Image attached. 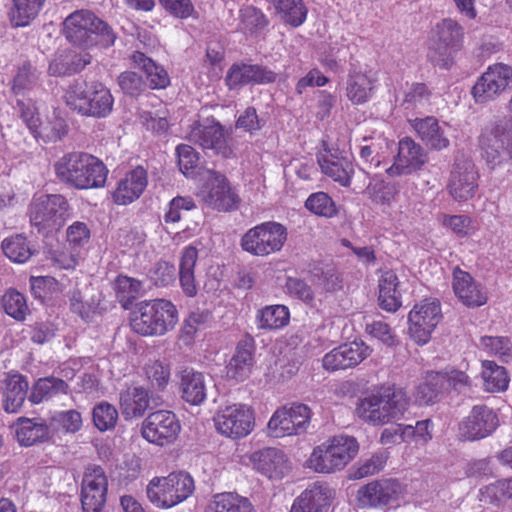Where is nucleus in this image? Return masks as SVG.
Returning <instances> with one entry per match:
<instances>
[{"instance_id": "1", "label": "nucleus", "mask_w": 512, "mask_h": 512, "mask_svg": "<svg viewBox=\"0 0 512 512\" xmlns=\"http://www.w3.org/2000/svg\"><path fill=\"white\" fill-rule=\"evenodd\" d=\"M408 406L406 392L386 387L360 398L355 414L364 422L378 426L402 419Z\"/></svg>"}, {"instance_id": "2", "label": "nucleus", "mask_w": 512, "mask_h": 512, "mask_svg": "<svg viewBox=\"0 0 512 512\" xmlns=\"http://www.w3.org/2000/svg\"><path fill=\"white\" fill-rule=\"evenodd\" d=\"M63 34L71 44L82 48H108L116 40L112 27L87 9L76 10L65 18Z\"/></svg>"}, {"instance_id": "3", "label": "nucleus", "mask_w": 512, "mask_h": 512, "mask_svg": "<svg viewBox=\"0 0 512 512\" xmlns=\"http://www.w3.org/2000/svg\"><path fill=\"white\" fill-rule=\"evenodd\" d=\"M57 177L76 189L103 187L108 170L98 158L83 152L64 155L54 165Z\"/></svg>"}, {"instance_id": "4", "label": "nucleus", "mask_w": 512, "mask_h": 512, "mask_svg": "<svg viewBox=\"0 0 512 512\" xmlns=\"http://www.w3.org/2000/svg\"><path fill=\"white\" fill-rule=\"evenodd\" d=\"M178 322L176 306L165 299L142 301L131 318L132 329L142 336H162Z\"/></svg>"}, {"instance_id": "5", "label": "nucleus", "mask_w": 512, "mask_h": 512, "mask_svg": "<svg viewBox=\"0 0 512 512\" xmlns=\"http://www.w3.org/2000/svg\"><path fill=\"white\" fill-rule=\"evenodd\" d=\"M65 102L82 116L104 118L113 108L114 98L99 82L76 81L65 92Z\"/></svg>"}, {"instance_id": "6", "label": "nucleus", "mask_w": 512, "mask_h": 512, "mask_svg": "<svg viewBox=\"0 0 512 512\" xmlns=\"http://www.w3.org/2000/svg\"><path fill=\"white\" fill-rule=\"evenodd\" d=\"M359 445L352 436L338 435L315 447L307 460L308 467L317 473L342 470L358 453Z\"/></svg>"}, {"instance_id": "7", "label": "nucleus", "mask_w": 512, "mask_h": 512, "mask_svg": "<svg viewBox=\"0 0 512 512\" xmlns=\"http://www.w3.org/2000/svg\"><path fill=\"white\" fill-rule=\"evenodd\" d=\"M194 480L185 472L154 477L146 487L149 501L158 508H171L186 500L194 491Z\"/></svg>"}, {"instance_id": "8", "label": "nucleus", "mask_w": 512, "mask_h": 512, "mask_svg": "<svg viewBox=\"0 0 512 512\" xmlns=\"http://www.w3.org/2000/svg\"><path fill=\"white\" fill-rule=\"evenodd\" d=\"M479 146L492 169L508 163L512 159V122L501 118L489 123L481 132Z\"/></svg>"}, {"instance_id": "9", "label": "nucleus", "mask_w": 512, "mask_h": 512, "mask_svg": "<svg viewBox=\"0 0 512 512\" xmlns=\"http://www.w3.org/2000/svg\"><path fill=\"white\" fill-rule=\"evenodd\" d=\"M463 27L454 19L445 18L438 22L430 38L429 57L436 65L448 69L454 54L462 47Z\"/></svg>"}, {"instance_id": "10", "label": "nucleus", "mask_w": 512, "mask_h": 512, "mask_svg": "<svg viewBox=\"0 0 512 512\" xmlns=\"http://www.w3.org/2000/svg\"><path fill=\"white\" fill-rule=\"evenodd\" d=\"M69 216V204L59 194L42 195L30 206V222L38 232L59 230Z\"/></svg>"}, {"instance_id": "11", "label": "nucleus", "mask_w": 512, "mask_h": 512, "mask_svg": "<svg viewBox=\"0 0 512 512\" xmlns=\"http://www.w3.org/2000/svg\"><path fill=\"white\" fill-rule=\"evenodd\" d=\"M286 239V228L270 221L249 229L241 239V247L252 255L267 256L280 251Z\"/></svg>"}, {"instance_id": "12", "label": "nucleus", "mask_w": 512, "mask_h": 512, "mask_svg": "<svg viewBox=\"0 0 512 512\" xmlns=\"http://www.w3.org/2000/svg\"><path fill=\"white\" fill-rule=\"evenodd\" d=\"M188 139L190 142L199 145L203 150H212L214 154L223 158L234 156L230 134L215 120L207 119L203 123L195 124L188 134Z\"/></svg>"}, {"instance_id": "13", "label": "nucleus", "mask_w": 512, "mask_h": 512, "mask_svg": "<svg viewBox=\"0 0 512 512\" xmlns=\"http://www.w3.org/2000/svg\"><path fill=\"white\" fill-rule=\"evenodd\" d=\"M512 86V67L503 63L490 65L472 87L476 103H488L495 100Z\"/></svg>"}, {"instance_id": "14", "label": "nucleus", "mask_w": 512, "mask_h": 512, "mask_svg": "<svg viewBox=\"0 0 512 512\" xmlns=\"http://www.w3.org/2000/svg\"><path fill=\"white\" fill-rule=\"evenodd\" d=\"M202 178L205 182L200 188L199 196L208 207L219 211L235 208L237 196L231 190L225 175L208 169L203 172Z\"/></svg>"}, {"instance_id": "15", "label": "nucleus", "mask_w": 512, "mask_h": 512, "mask_svg": "<svg viewBox=\"0 0 512 512\" xmlns=\"http://www.w3.org/2000/svg\"><path fill=\"white\" fill-rule=\"evenodd\" d=\"M181 430L177 416L167 410L150 413L142 423V436L150 443L166 446L173 443Z\"/></svg>"}, {"instance_id": "16", "label": "nucleus", "mask_w": 512, "mask_h": 512, "mask_svg": "<svg viewBox=\"0 0 512 512\" xmlns=\"http://www.w3.org/2000/svg\"><path fill=\"white\" fill-rule=\"evenodd\" d=\"M442 318L440 304L436 300H424L416 304L408 315L409 333L418 344H426Z\"/></svg>"}, {"instance_id": "17", "label": "nucleus", "mask_w": 512, "mask_h": 512, "mask_svg": "<svg viewBox=\"0 0 512 512\" xmlns=\"http://www.w3.org/2000/svg\"><path fill=\"white\" fill-rule=\"evenodd\" d=\"M478 179L474 162L464 156L457 157L450 173L448 192L456 201H467L476 194Z\"/></svg>"}, {"instance_id": "18", "label": "nucleus", "mask_w": 512, "mask_h": 512, "mask_svg": "<svg viewBox=\"0 0 512 512\" xmlns=\"http://www.w3.org/2000/svg\"><path fill=\"white\" fill-rule=\"evenodd\" d=\"M219 433L229 438H242L253 429V413L245 405L234 404L220 410L214 418Z\"/></svg>"}, {"instance_id": "19", "label": "nucleus", "mask_w": 512, "mask_h": 512, "mask_svg": "<svg viewBox=\"0 0 512 512\" xmlns=\"http://www.w3.org/2000/svg\"><path fill=\"white\" fill-rule=\"evenodd\" d=\"M108 481L102 467L89 465L82 479L81 504L83 512H101L106 502Z\"/></svg>"}, {"instance_id": "20", "label": "nucleus", "mask_w": 512, "mask_h": 512, "mask_svg": "<svg viewBox=\"0 0 512 512\" xmlns=\"http://www.w3.org/2000/svg\"><path fill=\"white\" fill-rule=\"evenodd\" d=\"M499 425L498 417L486 405H476L460 423V435L466 440L475 441L491 435Z\"/></svg>"}, {"instance_id": "21", "label": "nucleus", "mask_w": 512, "mask_h": 512, "mask_svg": "<svg viewBox=\"0 0 512 512\" xmlns=\"http://www.w3.org/2000/svg\"><path fill=\"white\" fill-rule=\"evenodd\" d=\"M427 162L425 149L412 138L405 137L399 141L394 163L386 171L391 176L408 175L420 170Z\"/></svg>"}, {"instance_id": "22", "label": "nucleus", "mask_w": 512, "mask_h": 512, "mask_svg": "<svg viewBox=\"0 0 512 512\" xmlns=\"http://www.w3.org/2000/svg\"><path fill=\"white\" fill-rule=\"evenodd\" d=\"M401 494L400 483L391 478L374 480L358 490L360 506L382 508L396 501Z\"/></svg>"}, {"instance_id": "23", "label": "nucleus", "mask_w": 512, "mask_h": 512, "mask_svg": "<svg viewBox=\"0 0 512 512\" xmlns=\"http://www.w3.org/2000/svg\"><path fill=\"white\" fill-rule=\"evenodd\" d=\"M162 399L142 386H130L120 392V409L128 418L141 417L147 409L159 406Z\"/></svg>"}, {"instance_id": "24", "label": "nucleus", "mask_w": 512, "mask_h": 512, "mask_svg": "<svg viewBox=\"0 0 512 512\" xmlns=\"http://www.w3.org/2000/svg\"><path fill=\"white\" fill-rule=\"evenodd\" d=\"M368 354L369 349L363 342L354 341L327 353L322 359V365L328 371L347 369L361 363Z\"/></svg>"}, {"instance_id": "25", "label": "nucleus", "mask_w": 512, "mask_h": 512, "mask_svg": "<svg viewBox=\"0 0 512 512\" xmlns=\"http://www.w3.org/2000/svg\"><path fill=\"white\" fill-rule=\"evenodd\" d=\"M333 491L326 483L309 485L293 502L290 512H327Z\"/></svg>"}, {"instance_id": "26", "label": "nucleus", "mask_w": 512, "mask_h": 512, "mask_svg": "<svg viewBox=\"0 0 512 512\" xmlns=\"http://www.w3.org/2000/svg\"><path fill=\"white\" fill-rule=\"evenodd\" d=\"M181 398L190 405H201L207 397V380L205 375L191 367H184L178 372Z\"/></svg>"}, {"instance_id": "27", "label": "nucleus", "mask_w": 512, "mask_h": 512, "mask_svg": "<svg viewBox=\"0 0 512 512\" xmlns=\"http://www.w3.org/2000/svg\"><path fill=\"white\" fill-rule=\"evenodd\" d=\"M257 471L270 479H280L289 470L288 461L283 451L277 448H264L251 456Z\"/></svg>"}, {"instance_id": "28", "label": "nucleus", "mask_w": 512, "mask_h": 512, "mask_svg": "<svg viewBox=\"0 0 512 512\" xmlns=\"http://www.w3.org/2000/svg\"><path fill=\"white\" fill-rule=\"evenodd\" d=\"M452 288L458 299L468 307H479L487 302V296L473 277L466 271L455 267Z\"/></svg>"}, {"instance_id": "29", "label": "nucleus", "mask_w": 512, "mask_h": 512, "mask_svg": "<svg viewBox=\"0 0 512 512\" xmlns=\"http://www.w3.org/2000/svg\"><path fill=\"white\" fill-rule=\"evenodd\" d=\"M147 172L138 166L125 175L118 183L113 193V199L118 205H127L138 199L147 186Z\"/></svg>"}, {"instance_id": "30", "label": "nucleus", "mask_w": 512, "mask_h": 512, "mask_svg": "<svg viewBox=\"0 0 512 512\" xmlns=\"http://www.w3.org/2000/svg\"><path fill=\"white\" fill-rule=\"evenodd\" d=\"M322 172L340 185L347 187L354 173L352 161L341 153H328L318 159Z\"/></svg>"}, {"instance_id": "31", "label": "nucleus", "mask_w": 512, "mask_h": 512, "mask_svg": "<svg viewBox=\"0 0 512 512\" xmlns=\"http://www.w3.org/2000/svg\"><path fill=\"white\" fill-rule=\"evenodd\" d=\"M253 366V344L251 340L240 342L236 352L226 366V375L236 381L245 380Z\"/></svg>"}, {"instance_id": "32", "label": "nucleus", "mask_w": 512, "mask_h": 512, "mask_svg": "<svg viewBox=\"0 0 512 512\" xmlns=\"http://www.w3.org/2000/svg\"><path fill=\"white\" fill-rule=\"evenodd\" d=\"M375 88V79L357 70H350L346 83V96L354 105L368 102Z\"/></svg>"}, {"instance_id": "33", "label": "nucleus", "mask_w": 512, "mask_h": 512, "mask_svg": "<svg viewBox=\"0 0 512 512\" xmlns=\"http://www.w3.org/2000/svg\"><path fill=\"white\" fill-rule=\"evenodd\" d=\"M205 512H256L251 501L235 492L215 494Z\"/></svg>"}, {"instance_id": "34", "label": "nucleus", "mask_w": 512, "mask_h": 512, "mask_svg": "<svg viewBox=\"0 0 512 512\" xmlns=\"http://www.w3.org/2000/svg\"><path fill=\"white\" fill-rule=\"evenodd\" d=\"M413 127L422 141L431 148L442 150L449 146V140L444 135L436 118L428 116L423 119H415Z\"/></svg>"}, {"instance_id": "35", "label": "nucleus", "mask_w": 512, "mask_h": 512, "mask_svg": "<svg viewBox=\"0 0 512 512\" xmlns=\"http://www.w3.org/2000/svg\"><path fill=\"white\" fill-rule=\"evenodd\" d=\"M28 381L20 374L7 377L4 388V409L8 413H16L22 407L28 392Z\"/></svg>"}, {"instance_id": "36", "label": "nucleus", "mask_w": 512, "mask_h": 512, "mask_svg": "<svg viewBox=\"0 0 512 512\" xmlns=\"http://www.w3.org/2000/svg\"><path fill=\"white\" fill-rule=\"evenodd\" d=\"M388 149V141L382 135L363 137L359 143V158L368 168L378 167Z\"/></svg>"}, {"instance_id": "37", "label": "nucleus", "mask_w": 512, "mask_h": 512, "mask_svg": "<svg viewBox=\"0 0 512 512\" xmlns=\"http://www.w3.org/2000/svg\"><path fill=\"white\" fill-rule=\"evenodd\" d=\"M131 60L136 67L144 71L151 89H164L170 84L167 71L144 53L135 51Z\"/></svg>"}, {"instance_id": "38", "label": "nucleus", "mask_w": 512, "mask_h": 512, "mask_svg": "<svg viewBox=\"0 0 512 512\" xmlns=\"http://www.w3.org/2000/svg\"><path fill=\"white\" fill-rule=\"evenodd\" d=\"M198 259V250L194 246H187L182 250L179 263V277L183 292L188 297L197 294V284L194 276V268Z\"/></svg>"}, {"instance_id": "39", "label": "nucleus", "mask_w": 512, "mask_h": 512, "mask_svg": "<svg viewBox=\"0 0 512 512\" xmlns=\"http://www.w3.org/2000/svg\"><path fill=\"white\" fill-rule=\"evenodd\" d=\"M399 280L392 270L384 271L379 279V303L382 309L395 312L400 306Z\"/></svg>"}, {"instance_id": "40", "label": "nucleus", "mask_w": 512, "mask_h": 512, "mask_svg": "<svg viewBox=\"0 0 512 512\" xmlns=\"http://www.w3.org/2000/svg\"><path fill=\"white\" fill-rule=\"evenodd\" d=\"M68 391L69 385L60 378L53 376L40 378L32 387L29 401L33 404H39L61 394H67Z\"/></svg>"}, {"instance_id": "41", "label": "nucleus", "mask_w": 512, "mask_h": 512, "mask_svg": "<svg viewBox=\"0 0 512 512\" xmlns=\"http://www.w3.org/2000/svg\"><path fill=\"white\" fill-rule=\"evenodd\" d=\"M46 0H13L9 12L12 26H28L40 13Z\"/></svg>"}, {"instance_id": "42", "label": "nucleus", "mask_w": 512, "mask_h": 512, "mask_svg": "<svg viewBox=\"0 0 512 512\" xmlns=\"http://www.w3.org/2000/svg\"><path fill=\"white\" fill-rule=\"evenodd\" d=\"M15 433L21 445L31 446L48 437V427L43 422L20 418L15 426Z\"/></svg>"}, {"instance_id": "43", "label": "nucleus", "mask_w": 512, "mask_h": 512, "mask_svg": "<svg viewBox=\"0 0 512 512\" xmlns=\"http://www.w3.org/2000/svg\"><path fill=\"white\" fill-rule=\"evenodd\" d=\"M445 378L442 372L429 373L425 382L417 387L415 400L420 405H431L437 402L445 387Z\"/></svg>"}, {"instance_id": "44", "label": "nucleus", "mask_w": 512, "mask_h": 512, "mask_svg": "<svg viewBox=\"0 0 512 512\" xmlns=\"http://www.w3.org/2000/svg\"><path fill=\"white\" fill-rule=\"evenodd\" d=\"M281 18L290 25L300 26L306 19L307 9L302 0H267Z\"/></svg>"}, {"instance_id": "45", "label": "nucleus", "mask_w": 512, "mask_h": 512, "mask_svg": "<svg viewBox=\"0 0 512 512\" xmlns=\"http://www.w3.org/2000/svg\"><path fill=\"white\" fill-rule=\"evenodd\" d=\"M289 319V310L284 305L267 306L257 315L258 327L267 330L280 329L288 324Z\"/></svg>"}, {"instance_id": "46", "label": "nucleus", "mask_w": 512, "mask_h": 512, "mask_svg": "<svg viewBox=\"0 0 512 512\" xmlns=\"http://www.w3.org/2000/svg\"><path fill=\"white\" fill-rule=\"evenodd\" d=\"M482 378L488 392L504 391L508 387L509 378L504 367L493 361L486 360L482 364Z\"/></svg>"}, {"instance_id": "47", "label": "nucleus", "mask_w": 512, "mask_h": 512, "mask_svg": "<svg viewBox=\"0 0 512 512\" xmlns=\"http://www.w3.org/2000/svg\"><path fill=\"white\" fill-rule=\"evenodd\" d=\"M2 250L10 260L17 263L26 262L33 254L26 238L22 235H15L4 239Z\"/></svg>"}, {"instance_id": "48", "label": "nucleus", "mask_w": 512, "mask_h": 512, "mask_svg": "<svg viewBox=\"0 0 512 512\" xmlns=\"http://www.w3.org/2000/svg\"><path fill=\"white\" fill-rule=\"evenodd\" d=\"M268 434L274 438L296 435V428L292 424L287 407L277 409L267 425Z\"/></svg>"}, {"instance_id": "49", "label": "nucleus", "mask_w": 512, "mask_h": 512, "mask_svg": "<svg viewBox=\"0 0 512 512\" xmlns=\"http://www.w3.org/2000/svg\"><path fill=\"white\" fill-rule=\"evenodd\" d=\"M267 26L265 15L253 6L240 10L239 29L246 35L260 33Z\"/></svg>"}, {"instance_id": "50", "label": "nucleus", "mask_w": 512, "mask_h": 512, "mask_svg": "<svg viewBox=\"0 0 512 512\" xmlns=\"http://www.w3.org/2000/svg\"><path fill=\"white\" fill-rule=\"evenodd\" d=\"M40 72L30 63H24L19 67L13 80V92L16 95L24 94L37 86Z\"/></svg>"}, {"instance_id": "51", "label": "nucleus", "mask_w": 512, "mask_h": 512, "mask_svg": "<svg viewBox=\"0 0 512 512\" xmlns=\"http://www.w3.org/2000/svg\"><path fill=\"white\" fill-rule=\"evenodd\" d=\"M5 312L17 321H23L28 312L26 298L17 290L10 289L2 296Z\"/></svg>"}, {"instance_id": "52", "label": "nucleus", "mask_w": 512, "mask_h": 512, "mask_svg": "<svg viewBox=\"0 0 512 512\" xmlns=\"http://www.w3.org/2000/svg\"><path fill=\"white\" fill-rule=\"evenodd\" d=\"M146 379L157 391H163L170 380V367L159 360L151 361L144 366Z\"/></svg>"}, {"instance_id": "53", "label": "nucleus", "mask_w": 512, "mask_h": 512, "mask_svg": "<svg viewBox=\"0 0 512 512\" xmlns=\"http://www.w3.org/2000/svg\"><path fill=\"white\" fill-rule=\"evenodd\" d=\"M178 166L186 177H195L199 174V154L190 145L180 144L176 147Z\"/></svg>"}, {"instance_id": "54", "label": "nucleus", "mask_w": 512, "mask_h": 512, "mask_svg": "<svg viewBox=\"0 0 512 512\" xmlns=\"http://www.w3.org/2000/svg\"><path fill=\"white\" fill-rule=\"evenodd\" d=\"M480 343L487 353L494 354L505 362L512 360V342L508 337L483 336Z\"/></svg>"}, {"instance_id": "55", "label": "nucleus", "mask_w": 512, "mask_h": 512, "mask_svg": "<svg viewBox=\"0 0 512 512\" xmlns=\"http://www.w3.org/2000/svg\"><path fill=\"white\" fill-rule=\"evenodd\" d=\"M305 207L312 213L326 218H331L337 214L335 202L325 192L311 194L305 202Z\"/></svg>"}, {"instance_id": "56", "label": "nucleus", "mask_w": 512, "mask_h": 512, "mask_svg": "<svg viewBox=\"0 0 512 512\" xmlns=\"http://www.w3.org/2000/svg\"><path fill=\"white\" fill-rule=\"evenodd\" d=\"M512 498V478L498 480L480 490V500L495 503Z\"/></svg>"}, {"instance_id": "57", "label": "nucleus", "mask_w": 512, "mask_h": 512, "mask_svg": "<svg viewBox=\"0 0 512 512\" xmlns=\"http://www.w3.org/2000/svg\"><path fill=\"white\" fill-rule=\"evenodd\" d=\"M142 288L139 280L128 276H118L115 283L117 298L124 307L137 298Z\"/></svg>"}, {"instance_id": "58", "label": "nucleus", "mask_w": 512, "mask_h": 512, "mask_svg": "<svg viewBox=\"0 0 512 512\" xmlns=\"http://www.w3.org/2000/svg\"><path fill=\"white\" fill-rule=\"evenodd\" d=\"M313 281L326 291H332L339 286V277L332 265L316 264L310 270Z\"/></svg>"}, {"instance_id": "59", "label": "nucleus", "mask_w": 512, "mask_h": 512, "mask_svg": "<svg viewBox=\"0 0 512 512\" xmlns=\"http://www.w3.org/2000/svg\"><path fill=\"white\" fill-rule=\"evenodd\" d=\"M118 420L116 408L106 402L96 405L93 409V422L100 431H107L113 428Z\"/></svg>"}, {"instance_id": "60", "label": "nucleus", "mask_w": 512, "mask_h": 512, "mask_svg": "<svg viewBox=\"0 0 512 512\" xmlns=\"http://www.w3.org/2000/svg\"><path fill=\"white\" fill-rule=\"evenodd\" d=\"M367 193L376 203L390 204L398 193V187L394 182L378 181L368 184Z\"/></svg>"}, {"instance_id": "61", "label": "nucleus", "mask_w": 512, "mask_h": 512, "mask_svg": "<svg viewBox=\"0 0 512 512\" xmlns=\"http://www.w3.org/2000/svg\"><path fill=\"white\" fill-rule=\"evenodd\" d=\"M387 459V452L382 451L373 454L370 458L359 464L353 472V477L355 479H361L380 472L385 467Z\"/></svg>"}, {"instance_id": "62", "label": "nucleus", "mask_w": 512, "mask_h": 512, "mask_svg": "<svg viewBox=\"0 0 512 512\" xmlns=\"http://www.w3.org/2000/svg\"><path fill=\"white\" fill-rule=\"evenodd\" d=\"M118 85L126 95L136 97L146 89V82L133 71L122 72L117 79Z\"/></svg>"}, {"instance_id": "63", "label": "nucleus", "mask_w": 512, "mask_h": 512, "mask_svg": "<svg viewBox=\"0 0 512 512\" xmlns=\"http://www.w3.org/2000/svg\"><path fill=\"white\" fill-rule=\"evenodd\" d=\"M225 82L229 89H238L251 84V64H233L227 72Z\"/></svg>"}, {"instance_id": "64", "label": "nucleus", "mask_w": 512, "mask_h": 512, "mask_svg": "<svg viewBox=\"0 0 512 512\" xmlns=\"http://www.w3.org/2000/svg\"><path fill=\"white\" fill-rule=\"evenodd\" d=\"M195 208V203L188 197H175L173 198L165 212L163 218L165 223H177L180 221L188 211Z\"/></svg>"}]
</instances>
